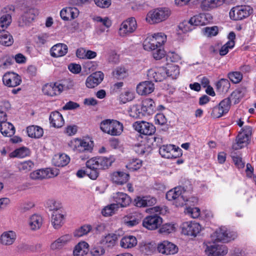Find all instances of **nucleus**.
<instances>
[{"label":"nucleus","mask_w":256,"mask_h":256,"mask_svg":"<svg viewBox=\"0 0 256 256\" xmlns=\"http://www.w3.org/2000/svg\"><path fill=\"white\" fill-rule=\"evenodd\" d=\"M100 129L104 133L113 136H120L123 131V124L115 120L106 119L100 123Z\"/></svg>","instance_id":"f03ea898"},{"label":"nucleus","mask_w":256,"mask_h":256,"mask_svg":"<svg viewBox=\"0 0 256 256\" xmlns=\"http://www.w3.org/2000/svg\"><path fill=\"white\" fill-rule=\"evenodd\" d=\"M225 114L224 110H222L218 105H217L212 108L210 116L213 118H216L222 117Z\"/></svg>","instance_id":"69168bd1"},{"label":"nucleus","mask_w":256,"mask_h":256,"mask_svg":"<svg viewBox=\"0 0 256 256\" xmlns=\"http://www.w3.org/2000/svg\"><path fill=\"white\" fill-rule=\"evenodd\" d=\"M12 22V17L10 14L3 15L0 18V32L4 31Z\"/></svg>","instance_id":"09e8293b"},{"label":"nucleus","mask_w":256,"mask_h":256,"mask_svg":"<svg viewBox=\"0 0 256 256\" xmlns=\"http://www.w3.org/2000/svg\"><path fill=\"white\" fill-rule=\"evenodd\" d=\"M252 10L249 6H239L234 8L230 12V16L234 20H242L250 16Z\"/></svg>","instance_id":"0eeeda50"},{"label":"nucleus","mask_w":256,"mask_h":256,"mask_svg":"<svg viewBox=\"0 0 256 256\" xmlns=\"http://www.w3.org/2000/svg\"><path fill=\"white\" fill-rule=\"evenodd\" d=\"M48 169L38 170L30 174V178L32 180L44 179L50 178Z\"/></svg>","instance_id":"ea45409f"},{"label":"nucleus","mask_w":256,"mask_h":256,"mask_svg":"<svg viewBox=\"0 0 256 256\" xmlns=\"http://www.w3.org/2000/svg\"><path fill=\"white\" fill-rule=\"evenodd\" d=\"M231 100L230 98H226L222 100L218 104L222 110L226 114L230 110L231 106Z\"/></svg>","instance_id":"bf43d9fd"},{"label":"nucleus","mask_w":256,"mask_h":256,"mask_svg":"<svg viewBox=\"0 0 256 256\" xmlns=\"http://www.w3.org/2000/svg\"><path fill=\"white\" fill-rule=\"evenodd\" d=\"M246 91V90L244 88H238L234 90L228 98H230L231 100H234V104H238L244 97Z\"/></svg>","instance_id":"79ce46f5"},{"label":"nucleus","mask_w":256,"mask_h":256,"mask_svg":"<svg viewBox=\"0 0 256 256\" xmlns=\"http://www.w3.org/2000/svg\"><path fill=\"white\" fill-rule=\"evenodd\" d=\"M160 252L165 254H174L178 252V246L168 241H164L158 246Z\"/></svg>","instance_id":"a211bd4d"},{"label":"nucleus","mask_w":256,"mask_h":256,"mask_svg":"<svg viewBox=\"0 0 256 256\" xmlns=\"http://www.w3.org/2000/svg\"><path fill=\"white\" fill-rule=\"evenodd\" d=\"M88 244L85 242H78L74 248L73 254L74 256H84L88 252Z\"/></svg>","instance_id":"2f4dec72"},{"label":"nucleus","mask_w":256,"mask_h":256,"mask_svg":"<svg viewBox=\"0 0 256 256\" xmlns=\"http://www.w3.org/2000/svg\"><path fill=\"white\" fill-rule=\"evenodd\" d=\"M30 154V150L26 147H22L16 149L15 150L10 154L11 158L18 157L23 158L29 156Z\"/></svg>","instance_id":"a18cd8bd"},{"label":"nucleus","mask_w":256,"mask_h":256,"mask_svg":"<svg viewBox=\"0 0 256 256\" xmlns=\"http://www.w3.org/2000/svg\"><path fill=\"white\" fill-rule=\"evenodd\" d=\"M78 10L75 7H66L62 9L60 12L61 18L64 20H70L78 17Z\"/></svg>","instance_id":"aec40b11"},{"label":"nucleus","mask_w":256,"mask_h":256,"mask_svg":"<svg viewBox=\"0 0 256 256\" xmlns=\"http://www.w3.org/2000/svg\"><path fill=\"white\" fill-rule=\"evenodd\" d=\"M138 243L136 238L133 236H124L120 242V246L124 248H129L135 246Z\"/></svg>","instance_id":"72a5a7b5"},{"label":"nucleus","mask_w":256,"mask_h":256,"mask_svg":"<svg viewBox=\"0 0 256 256\" xmlns=\"http://www.w3.org/2000/svg\"><path fill=\"white\" fill-rule=\"evenodd\" d=\"M16 232L12 230L5 232L2 234L0 237V242L5 246L12 244L16 239Z\"/></svg>","instance_id":"cd10ccee"},{"label":"nucleus","mask_w":256,"mask_h":256,"mask_svg":"<svg viewBox=\"0 0 256 256\" xmlns=\"http://www.w3.org/2000/svg\"><path fill=\"white\" fill-rule=\"evenodd\" d=\"M142 160H134L127 166V168L130 170H136L141 168L142 166Z\"/></svg>","instance_id":"774afa93"},{"label":"nucleus","mask_w":256,"mask_h":256,"mask_svg":"<svg viewBox=\"0 0 256 256\" xmlns=\"http://www.w3.org/2000/svg\"><path fill=\"white\" fill-rule=\"evenodd\" d=\"M242 130L236 137V142L232 146V148L234 150H238L246 146L252 135V128L250 126H244Z\"/></svg>","instance_id":"423d86ee"},{"label":"nucleus","mask_w":256,"mask_h":256,"mask_svg":"<svg viewBox=\"0 0 256 256\" xmlns=\"http://www.w3.org/2000/svg\"><path fill=\"white\" fill-rule=\"evenodd\" d=\"M34 166V164L32 160H26L18 164V168L20 171L27 172L31 170Z\"/></svg>","instance_id":"de8ad7c7"},{"label":"nucleus","mask_w":256,"mask_h":256,"mask_svg":"<svg viewBox=\"0 0 256 256\" xmlns=\"http://www.w3.org/2000/svg\"><path fill=\"white\" fill-rule=\"evenodd\" d=\"M38 14V12L37 9L33 8H26L24 10V14L22 16V20L26 24L31 22Z\"/></svg>","instance_id":"393cba45"},{"label":"nucleus","mask_w":256,"mask_h":256,"mask_svg":"<svg viewBox=\"0 0 256 256\" xmlns=\"http://www.w3.org/2000/svg\"><path fill=\"white\" fill-rule=\"evenodd\" d=\"M68 46L64 44H57L50 49V54L52 57L58 58L64 56L68 52Z\"/></svg>","instance_id":"b1692460"},{"label":"nucleus","mask_w":256,"mask_h":256,"mask_svg":"<svg viewBox=\"0 0 256 256\" xmlns=\"http://www.w3.org/2000/svg\"><path fill=\"white\" fill-rule=\"evenodd\" d=\"M91 230V226L90 225H84L82 226L80 228L75 230L74 236L76 237H80L86 234Z\"/></svg>","instance_id":"4d7b16f0"},{"label":"nucleus","mask_w":256,"mask_h":256,"mask_svg":"<svg viewBox=\"0 0 256 256\" xmlns=\"http://www.w3.org/2000/svg\"><path fill=\"white\" fill-rule=\"evenodd\" d=\"M72 239V236L70 234H66L62 236L54 241L51 245L52 249L60 248L66 245Z\"/></svg>","instance_id":"58836bf2"},{"label":"nucleus","mask_w":256,"mask_h":256,"mask_svg":"<svg viewBox=\"0 0 256 256\" xmlns=\"http://www.w3.org/2000/svg\"><path fill=\"white\" fill-rule=\"evenodd\" d=\"M129 178L128 174L122 172H116L112 176V180L118 184H123L128 181Z\"/></svg>","instance_id":"c756f323"},{"label":"nucleus","mask_w":256,"mask_h":256,"mask_svg":"<svg viewBox=\"0 0 256 256\" xmlns=\"http://www.w3.org/2000/svg\"><path fill=\"white\" fill-rule=\"evenodd\" d=\"M153 40L160 48L166 42V36L162 32L154 34L152 38Z\"/></svg>","instance_id":"864d4df0"},{"label":"nucleus","mask_w":256,"mask_h":256,"mask_svg":"<svg viewBox=\"0 0 256 256\" xmlns=\"http://www.w3.org/2000/svg\"><path fill=\"white\" fill-rule=\"evenodd\" d=\"M112 75L118 80L123 79L128 75L127 70L123 67H117L112 72Z\"/></svg>","instance_id":"3c124183"},{"label":"nucleus","mask_w":256,"mask_h":256,"mask_svg":"<svg viewBox=\"0 0 256 256\" xmlns=\"http://www.w3.org/2000/svg\"><path fill=\"white\" fill-rule=\"evenodd\" d=\"M49 120L51 126L54 128H60L64 124V120L62 114L57 111L50 114Z\"/></svg>","instance_id":"bb28decb"},{"label":"nucleus","mask_w":256,"mask_h":256,"mask_svg":"<svg viewBox=\"0 0 256 256\" xmlns=\"http://www.w3.org/2000/svg\"><path fill=\"white\" fill-rule=\"evenodd\" d=\"M46 207L50 211H61V206L60 204L54 200H48L46 203Z\"/></svg>","instance_id":"13d9d810"},{"label":"nucleus","mask_w":256,"mask_h":256,"mask_svg":"<svg viewBox=\"0 0 256 256\" xmlns=\"http://www.w3.org/2000/svg\"><path fill=\"white\" fill-rule=\"evenodd\" d=\"M143 114L145 116H150L156 112V108L154 101L151 98H146L142 102Z\"/></svg>","instance_id":"5701e85b"},{"label":"nucleus","mask_w":256,"mask_h":256,"mask_svg":"<svg viewBox=\"0 0 256 256\" xmlns=\"http://www.w3.org/2000/svg\"><path fill=\"white\" fill-rule=\"evenodd\" d=\"M26 131L29 137L34 138H41L44 134L43 129L38 126H30L26 128Z\"/></svg>","instance_id":"f704fd0d"},{"label":"nucleus","mask_w":256,"mask_h":256,"mask_svg":"<svg viewBox=\"0 0 256 256\" xmlns=\"http://www.w3.org/2000/svg\"><path fill=\"white\" fill-rule=\"evenodd\" d=\"M14 43L12 36L8 32H4L0 36V44L8 46H10Z\"/></svg>","instance_id":"c03bdc74"},{"label":"nucleus","mask_w":256,"mask_h":256,"mask_svg":"<svg viewBox=\"0 0 256 256\" xmlns=\"http://www.w3.org/2000/svg\"><path fill=\"white\" fill-rule=\"evenodd\" d=\"M64 215L61 211L54 212L52 216V222L55 229L60 228L64 224Z\"/></svg>","instance_id":"c9c22d12"},{"label":"nucleus","mask_w":256,"mask_h":256,"mask_svg":"<svg viewBox=\"0 0 256 256\" xmlns=\"http://www.w3.org/2000/svg\"><path fill=\"white\" fill-rule=\"evenodd\" d=\"M28 226L32 230H36L40 228L42 224V218L40 215L34 214L28 220Z\"/></svg>","instance_id":"473e14b6"},{"label":"nucleus","mask_w":256,"mask_h":256,"mask_svg":"<svg viewBox=\"0 0 256 256\" xmlns=\"http://www.w3.org/2000/svg\"><path fill=\"white\" fill-rule=\"evenodd\" d=\"M228 77L234 84H238L242 80V74L240 72H232L228 74Z\"/></svg>","instance_id":"603ef678"},{"label":"nucleus","mask_w":256,"mask_h":256,"mask_svg":"<svg viewBox=\"0 0 256 256\" xmlns=\"http://www.w3.org/2000/svg\"><path fill=\"white\" fill-rule=\"evenodd\" d=\"M162 223V218L158 214L146 216L142 221L143 226L149 230L158 228Z\"/></svg>","instance_id":"1a4fd4ad"},{"label":"nucleus","mask_w":256,"mask_h":256,"mask_svg":"<svg viewBox=\"0 0 256 256\" xmlns=\"http://www.w3.org/2000/svg\"><path fill=\"white\" fill-rule=\"evenodd\" d=\"M130 116L134 118H141L143 116H145L143 114V110L141 105L135 104L133 105L128 111Z\"/></svg>","instance_id":"37998d69"},{"label":"nucleus","mask_w":256,"mask_h":256,"mask_svg":"<svg viewBox=\"0 0 256 256\" xmlns=\"http://www.w3.org/2000/svg\"><path fill=\"white\" fill-rule=\"evenodd\" d=\"M154 84L151 80L142 82L136 87L137 92L140 95L150 94L154 91Z\"/></svg>","instance_id":"412c9836"},{"label":"nucleus","mask_w":256,"mask_h":256,"mask_svg":"<svg viewBox=\"0 0 256 256\" xmlns=\"http://www.w3.org/2000/svg\"><path fill=\"white\" fill-rule=\"evenodd\" d=\"M156 246L154 244L149 242L144 244L140 247V251L145 255H151L156 250Z\"/></svg>","instance_id":"8fccbe9b"},{"label":"nucleus","mask_w":256,"mask_h":256,"mask_svg":"<svg viewBox=\"0 0 256 256\" xmlns=\"http://www.w3.org/2000/svg\"><path fill=\"white\" fill-rule=\"evenodd\" d=\"M63 90V84L50 83L44 84L42 87V91L44 95L54 96L60 94Z\"/></svg>","instance_id":"2eb2a0df"},{"label":"nucleus","mask_w":256,"mask_h":256,"mask_svg":"<svg viewBox=\"0 0 256 256\" xmlns=\"http://www.w3.org/2000/svg\"><path fill=\"white\" fill-rule=\"evenodd\" d=\"M14 56L10 57L6 56L0 59V66L3 68H6L8 66L12 65L13 63Z\"/></svg>","instance_id":"338daca9"},{"label":"nucleus","mask_w":256,"mask_h":256,"mask_svg":"<svg viewBox=\"0 0 256 256\" xmlns=\"http://www.w3.org/2000/svg\"><path fill=\"white\" fill-rule=\"evenodd\" d=\"M166 198L169 201L174 200L177 206H182L185 202L180 188H175L168 191L166 194Z\"/></svg>","instance_id":"f8f14e48"},{"label":"nucleus","mask_w":256,"mask_h":256,"mask_svg":"<svg viewBox=\"0 0 256 256\" xmlns=\"http://www.w3.org/2000/svg\"><path fill=\"white\" fill-rule=\"evenodd\" d=\"M105 249L100 246H94L90 250L92 256H102L105 254Z\"/></svg>","instance_id":"680f3d73"},{"label":"nucleus","mask_w":256,"mask_h":256,"mask_svg":"<svg viewBox=\"0 0 256 256\" xmlns=\"http://www.w3.org/2000/svg\"><path fill=\"white\" fill-rule=\"evenodd\" d=\"M0 132L5 136L10 137L15 133V128L10 122L4 121L0 124Z\"/></svg>","instance_id":"7c9ffc66"},{"label":"nucleus","mask_w":256,"mask_h":256,"mask_svg":"<svg viewBox=\"0 0 256 256\" xmlns=\"http://www.w3.org/2000/svg\"><path fill=\"white\" fill-rule=\"evenodd\" d=\"M218 28L216 26L206 27L202 29L204 34L207 37L216 36L218 34Z\"/></svg>","instance_id":"5fc2aeb1"},{"label":"nucleus","mask_w":256,"mask_h":256,"mask_svg":"<svg viewBox=\"0 0 256 256\" xmlns=\"http://www.w3.org/2000/svg\"><path fill=\"white\" fill-rule=\"evenodd\" d=\"M174 230V225L171 224H166L162 225L159 230V232L161 234H169Z\"/></svg>","instance_id":"e2e57ef3"},{"label":"nucleus","mask_w":256,"mask_h":256,"mask_svg":"<svg viewBox=\"0 0 256 256\" xmlns=\"http://www.w3.org/2000/svg\"><path fill=\"white\" fill-rule=\"evenodd\" d=\"M208 250L212 256H224L228 253V248L224 244H213L208 246Z\"/></svg>","instance_id":"a878e982"},{"label":"nucleus","mask_w":256,"mask_h":256,"mask_svg":"<svg viewBox=\"0 0 256 256\" xmlns=\"http://www.w3.org/2000/svg\"><path fill=\"white\" fill-rule=\"evenodd\" d=\"M118 238V236L116 234H108L101 238L100 243L106 248H111L116 244Z\"/></svg>","instance_id":"4be33fe9"},{"label":"nucleus","mask_w":256,"mask_h":256,"mask_svg":"<svg viewBox=\"0 0 256 256\" xmlns=\"http://www.w3.org/2000/svg\"><path fill=\"white\" fill-rule=\"evenodd\" d=\"M4 84L8 87H16L20 84L22 78L20 76L14 72H7L2 77Z\"/></svg>","instance_id":"ddd939ff"},{"label":"nucleus","mask_w":256,"mask_h":256,"mask_svg":"<svg viewBox=\"0 0 256 256\" xmlns=\"http://www.w3.org/2000/svg\"><path fill=\"white\" fill-rule=\"evenodd\" d=\"M70 161L69 156L64 154L56 155L53 158L54 164L58 167H63L67 165Z\"/></svg>","instance_id":"4c0bfd02"},{"label":"nucleus","mask_w":256,"mask_h":256,"mask_svg":"<svg viewBox=\"0 0 256 256\" xmlns=\"http://www.w3.org/2000/svg\"><path fill=\"white\" fill-rule=\"evenodd\" d=\"M118 207L115 204H110L102 210V214L105 216H111L114 213V210Z\"/></svg>","instance_id":"0e129e2a"},{"label":"nucleus","mask_w":256,"mask_h":256,"mask_svg":"<svg viewBox=\"0 0 256 256\" xmlns=\"http://www.w3.org/2000/svg\"><path fill=\"white\" fill-rule=\"evenodd\" d=\"M114 201L116 206H120L122 208L126 207L131 202V198L126 194L118 192L114 194Z\"/></svg>","instance_id":"6ab92c4d"},{"label":"nucleus","mask_w":256,"mask_h":256,"mask_svg":"<svg viewBox=\"0 0 256 256\" xmlns=\"http://www.w3.org/2000/svg\"><path fill=\"white\" fill-rule=\"evenodd\" d=\"M147 75L151 81L154 80L156 82L162 81L166 76V71L164 67L150 70Z\"/></svg>","instance_id":"f3484780"},{"label":"nucleus","mask_w":256,"mask_h":256,"mask_svg":"<svg viewBox=\"0 0 256 256\" xmlns=\"http://www.w3.org/2000/svg\"><path fill=\"white\" fill-rule=\"evenodd\" d=\"M134 98V94L130 91H126L120 95V101L124 104L132 100Z\"/></svg>","instance_id":"052dcab7"},{"label":"nucleus","mask_w":256,"mask_h":256,"mask_svg":"<svg viewBox=\"0 0 256 256\" xmlns=\"http://www.w3.org/2000/svg\"><path fill=\"white\" fill-rule=\"evenodd\" d=\"M173 144L163 145L159 148V153L160 156L164 158H168Z\"/></svg>","instance_id":"6e6d98bb"},{"label":"nucleus","mask_w":256,"mask_h":256,"mask_svg":"<svg viewBox=\"0 0 256 256\" xmlns=\"http://www.w3.org/2000/svg\"><path fill=\"white\" fill-rule=\"evenodd\" d=\"M225 0H202L200 8L203 10H209L223 4Z\"/></svg>","instance_id":"c85d7f7f"},{"label":"nucleus","mask_w":256,"mask_h":256,"mask_svg":"<svg viewBox=\"0 0 256 256\" xmlns=\"http://www.w3.org/2000/svg\"><path fill=\"white\" fill-rule=\"evenodd\" d=\"M112 156H98L90 158L86 162V166L92 168L99 174L100 170L108 169L114 162Z\"/></svg>","instance_id":"20e7f679"},{"label":"nucleus","mask_w":256,"mask_h":256,"mask_svg":"<svg viewBox=\"0 0 256 256\" xmlns=\"http://www.w3.org/2000/svg\"><path fill=\"white\" fill-rule=\"evenodd\" d=\"M170 12L167 8H159L148 12L146 20L150 24L159 23L170 16Z\"/></svg>","instance_id":"39448f33"},{"label":"nucleus","mask_w":256,"mask_h":256,"mask_svg":"<svg viewBox=\"0 0 256 256\" xmlns=\"http://www.w3.org/2000/svg\"><path fill=\"white\" fill-rule=\"evenodd\" d=\"M200 230V225L195 222H184L182 226V232L184 235L196 236Z\"/></svg>","instance_id":"4468645a"},{"label":"nucleus","mask_w":256,"mask_h":256,"mask_svg":"<svg viewBox=\"0 0 256 256\" xmlns=\"http://www.w3.org/2000/svg\"><path fill=\"white\" fill-rule=\"evenodd\" d=\"M216 240L218 242H228L231 240H234L237 237V234L234 232H231L223 227L217 230L214 233Z\"/></svg>","instance_id":"9d476101"},{"label":"nucleus","mask_w":256,"mask_h":256,"mask_svg":"<svg viewBox=\"0 0 256 256\" xmlns=\"http://www.w3.org/2000/svg\"><path fill=\"white\" fill-rule=\"evenodd\" d=\"M166 76L171 77L172 79H176L180 74V68L178 65L170 64L165 68Z\"/></svg>","instance_id":"a19ab883"},{"label":"nucleus","mask_w":256,"mask_h":256,"mask_svg":"<svg viewBox=\"0 0 256 256\" xmlns=\"http://www.w3.org/2000/svg\"><path fill=\"white\" fill-rule=\"evenodd\" d=\"M136 130L144 135H152L156 132L155 126L151 123L145 122H136L133 124Z\"/></svg>","instance_id":"9b49d317"},{"label":"nucleus","mask_w":256,"mask_h":256,"mask_svg":"<svg viewBox=\"0 0 256 256\" xmlns=\"http://www.w3.org/2000/svg\"><path fill=\"white\" fill-rule=\"evenodd\" d=\"M104 74L100 71L96 72L90 75L86 81V85L88 88H94L102 82Z\"/></svg>","instance_id":"dca6fc26"},{"label":"nucleus","mask_w":256,"mask_h":256,"mask_svg":"<svg viewBox=\"0 0 256 256\" xmlns=\"http://www.w3.org/2000/svg\"><path fill=\"white\" fill-rule=\"evenodd\" d=\"M78 177L82 178L86 176H88L92 180H96L99 176V174L96 171L94 170L92 168H90L86 166V170H79L76 172Z\"/></svg>","instance_id":"e433bc0d"},{"label":"nucleus","mask_w":256,"mask_h":256,"mask_svg":"<svg viewBox=\"0 0 256 256\" xmlns=\"http://www.w3.org/2000/svg\"><path fill=\"white\" fill-rule=\"evenodd\" d=\"M230 86L228 80L226 78H222L216 84V89L222 92H226Z\"/></svg>","instance_id":"49530a36"},{"label":"nucleus","mask_w":256,"mask_h":256,"mask_svg":"<svg viewBox=\"0 0 256 256\" xmlns=\"http://www.w3.org/2000/svg\"><path fill=\"white\" fill-rule=\"evenodd\" d=\"M68 146L74 151L80 154H84V156H80L82 160H84L89 158L88 154L92 152L93 146L88 142L78 138H74L68 143Z\"/></svg>","instance_id":"7ed1b4c3"},{"label":"nucleus","mask_w":256,"mask_h":256,"mask_svg":"<svg viewBox=\"0 0 256 256\" xmlns=\"http://www.w3.org/2000/svg\"><path fill=\"white\" fill-rule=\"evenodd\" d=\"M137 28L136 20L134 18H130L124 21L119 28V34L124 37L134 32Z\"/></svg>","instance_id":"6e6552de"},{"label":"nucleus","mask_w":256,"mask_h":256,"mask_svg":"<svg viewBox=\"0 0 256 256\" xmlns=\"http://www.w3.org/2000/svg\"><path fill=\"white\" fill-rule=\"evenodd\" d=\"M212 18V16L208 14H200L192 17L188 20L183 21L180 24L178 28L184 32H190L196 26L208 24Z\"/></svg>","instance_id":"f257e3e1"}]
</instances>
